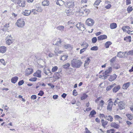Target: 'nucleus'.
I'll return each instance as SVG.
<instances>
[{
	"instance_id": "f257e3e1",
	"label": "nucleus",
	"mask_w": 133,
	"mask_h": 133,
	"mask_svg": "<svg viewBox=\"0 0 133 133\" xmlns=\"http://www.w3.org/2000/svg\"><path fill=\"white\" fill-rule=\"evenodd\" d=\"M82 62L80 59H73L71 61V65L72 67L79 68L81 66Z\"/></svg>"
},
{
	"instance_id": "f03ea898",
	"label": "nucleus",
	"mask_w": 133,
	"mask_h": 133,
	"mask_svg": "<svg viewBox=\"0 0 133 133\" xmlns=\"http://www.w3.org/2000/svg\"><path fill=\"white\" fill-rule=\"evenodd\" d=\"M25 23L23 19H18L16 24L18 27L23 28L25 25Z\"/></svg>"
},
{
	"instance_id": "7ed1b4c3",
	"label": "nucleus",
	"mask_w": 133,
	"mask_h": 133,
	"mask_svg": "<svg viewBox=\"0 0 133 133\" xmlns=\"http://www.w3.org/2000/svg\"><path fill=\"white\" fill-rule=\"evenodd\" d=\"M95 21L92 19L89 18H88L86 21L85 23L89 26H91L94 24Z\"/></svg>"
},
{
	"instance_id": "20e7f679",
	"label": "nucleus",
	"mask_w": 133,
	"mask_h": 133,
	"mask_svg": "<svg viewBox=\"0 0 133 133\" xmlns=\"http://www.w3.org/2000/svg\"><path fill=\"white\" fill-rule=\"evenodd\" d=\"M74 2L73 1H70L65 3V5L66 7L68 8H71L74 6Z\"/></svg>"
},
{
	"instance_id": "39448f33",
	"label": "nucleus",
	"mask_w": 133,
	"mask_h": 133,
	"mask_svg": "<svg viewBox=\"0 0 133 133\" xmlns=\"http://www.w3.org/2000/svg\"><path fill=\"white\" fill-rule=\"evenodd\" d=\"M77 28L79 30L84 31L85 29L84 27V25L81 23H78L76 25Z\"/></svg>"
},
{
	"instance_id": "423d86ee",
	"label": "nucleus",
	"mask_w": 133,
	"mask_h": 133,
	"mask_svg": "<svg viewBox=\"0 0 133 133\" xmlns=\"http://www.w3.org/2000/svg\"><path fill=\"white\" fill-rule=\"evenodd\" d=\"M17 4L20 6L24 7L25 5V0H19Z\"/></svg>"
},
{
	"instance_id": "0eeeda50",
	"label": "nucleus",
	"mask_w": 133,
	"mask_h": 133,
	"mask_svg": "<svg viewBox=\"0 0 133 133\" xmlns=\"http://www.w3.org/2000/svg\"><path fill=\"white\" fill-rule=\"evenodd\" d=\"M8 39L6 40V44L8 45H10L13 42V41L12 40V37H11V35H10L8 37Z\"/></svg>"
},
{
	"instance_id": "6e6552de",
	"label": "nucleus",
	"mask_w": 133,
	"mask_h": 133,
	"mask_svg": "<svg viewBox=\"0 0 133 133\" xmlns=\"http://www.w3.org/2000/svg\"><path fill=\"white\" fill-rule=\"evenodd\" d=\"M125 104L122 101H120L119 102L118 107L120 110H122L124 108Z\"/></svg>"
},
{
	"instance_id": "1a4fd4ad",
	"label": "nucleus",
	"mask_w": 133,
	"mask_h": 133,
	"mask_svg": "<svg viewBox=\"0 0 133 133\" xmlns=\"http://www.w3.org/2000/svg\"><path fill=\"white\" fill-rule=\"evenodd\" d=\"M113 104V102L112 101H110L108 104L107 107V109L108 110L111 111L112 110V108Z\"/></svg>"
},
{
	"instance_id": "9d476101",
	"label": "nucleus",
	"mask_w": 133,
	"mask_h": 133,
	"mask_svg": "<svg viewBox=\"0 0 133 133\" xmlns=\"http://www.w3.org/2000/svg\"><path fill=\"white\" fill-rule=\"evenodd\" d=\"M33 72V70L32 69L28 68L26 69L25 75L26 76H28L31 74Z\"/></svg>"
},
{
	"instance_id": "9b49d317",
	"label": "nucleus",
	"mask_w": 133,
	"mask_h": 133,
	"mask_svg": "<svg viewBox=\"0 0 133 133\" xmlns=\"http://www.w3.org/2000/svg\"><path fill=\"white\" fill-rule=\"evenodd\" d=\"M117 75L115 74H114L112 75H111L108 79V80L111 82H112L115 80L117 78Z\"/></svg>"
},
{
	"instance_id": "f8f14e48",
	"label": "nucleus",
	"mask_w": 133,
	"mask_h": 133,
	"mask_svg": "<svg viewBox=\"0 0 133 133\" xmlns=\"http://www.w3.org/2000/svg\"><path fill=\"white\" fill-rule=\"evenodd\" d=\"M41 71L40 70H37L35 73L34 74V76L40 78L41 77Z\"/></svg>"
},
{
	"instance_id": "ddd939ff",
	"label": "nucleus",
	"mask_w": 133,
	"mask_h": 133,
	"mask_svg": "<svg viewBox=\"0 0 133 133\" xmlns=\"http://www.w3.org/2000/svg\"><path fill=\"white\" fill-rule=\"evenodd\" d=\"M7 50L6 47L4 46H0V52L2 53H4Z\"/></svg>"
},
{
	"instance_id": "4468645a",
	"label": "nucleus",
	"mask_w": 133,
	"mask_h": 133,
	"mask_svg": "<svg viewBox=\"0 0 133 133\" xmlns=\"http://www.w3.org/2000/svg\"><path fill=\"white\" fill-rule=\"evenodd\" d=\"M112 72V68L110 67L105 71L104 74L105 75H108L110 74Z\"/></svg>"
},
{
	"instance_id": "2eb2a0df",
	"label": "nucleus",
	"mask_w": 133,
	"mask_h": 133,
	"mask_svg": "<svg viewBox=\"0 0 133 133\" xmlns=\"http://www.w3.org/2000/svg\"><path fill=\"white\" fill-rule=\"evenodd\" d=\"M31 12V11L29 10H25L22 12V14L25 16H28L30 14Z\"/></svg>"
},
{
	"instance_id": "dca6fc26",
	"label": "nucleus",
	"mask_w": 133,
	"mask_h": 133,
	"mask_svg": "<svg viewBox=\"0 0 133 133\" xmlns=\"http://www.w3.org/2000/svg\"><path fill=\"white\" fill-rule=\"evenodd\" d=\"M97 38L98 40H101L107 39V36L106 35H100L98 36Z\"/></svg>"
},
{
	"instance_id": "f3484780",
	"label": "nucleus",
	"mask_w": 133,
	"mask_h": 133,
	"mask_svg": "<svg viewBox=\"0 0 133 133\" xmlns=\"http://www.w3.org/2000/svg\"><path fill=\"white\" fill-rule=\"evenodd\" d=\"M111 126L116 129H118L119 127V125L115 122H112L110 124Z\"/></svg>"
},
{
	"instance_id": "a211bd4d",
	"label": "nucleus",
	"mask_w": 133,
	"mask_h": 133,
	"mask_svg": "<svg viewBox=\"0 0 133 133\" xmlns=\"http://www.w3.org/2000/svg\"><path fill=\"white\" fill-rule=\"evenodd\" d=\"M125 54L123 52L120 51L118 52L117 56L119 58H122Z\"/></svg>"
},
{
	"instance_id": "6ab92c4d",
	"label": "nucleus",
	"mask_w": 133,
	"mask_h": 133,
	"mask_svg": "<svg viewBox=\"0 0 133 133\" xmlns=\"http://www.w3.org/2000/svg\"><path fill=\"white\" fill-rule=\"evenodd\" d=\"M90 61V60L89 58H88L86 60L84 64V66L85 68H87L88 65H89V63Z\"/></svg>"
},
{
	"instance_id": "aec40b11",
	"label": "nucleus",
	"mask_w": 133,
	"mask_h": 133,
	"mask_svg": "<svg viewBox=\"0 0 133 133\" xmlns=\"http://www.w3.org/2000/svg\"><path fill=\"white\" fill-rule=\"evenodd\" d=\"M110 26L111 29H113L116 28L117 27V25L116 23H113L110 24Z\"/></svg>"
},
{
	"instance_id": "412c9836",
	"label": "nucleus",
	"mask_w": 133,
	"mask_h": 133,
	"mask_svg": "<svg viewBox=\"0 0 133 133\" xmlns=\"http://www.w3.org/2000/svg\"><path fill=\"white\" fill-rule=\"evenodd\" d=\"M105 118L106 120L109 121H110V122H111L113 121V118L110 115H109L108 116H106L105 117Z\"/></svg>"
},
{
	"instance_id": "4be33fe9",
	"label": "nucleus",
	"mask_w": 133,
	"mask_h": 133,
	"mask_svg": "<svg viewBox=\"0 0 133 133\" xmlns=\"http://www.w3.org/2000/svg\"><path fill=\"white\" fill-rule=\"evenodd\" d=\"M18 79V78L17 77L15 76L13 77L11 79V82L13 83H15L16 82Z\"/></svg>"
},
{
	"instance_id": "5701e85b",
	"label": "nucleus",
	"mask_w": 133,
	"mask_h": 133,
	"mask_svg": "<svg viewBox=\"0 0 133 133\" xmlns=\"http://www.w3.org/2000/svg\"><path fill=\"white\" fill-rule=\"evenodd\" d=\"M64 47L66 49H68L70 50H71L72 49V47L71 45L69 44L64 45Z\"/></svg>"
},
{
	"instance_id": "b1692460",
	"label": "nucleus",
	"mask_w": 133,
	"mask_h": 133,
	"mask_svg": "<svg viewBox=\"0 0 133 133\" xmlns=\"http://www.w3.org/2000/svg\"><path fill=\"white\" fill-rule=\"evenodd\" d=\"M130 83L128 82L123 85L122 88L123 89H127L130 85Z\"/></svg>"
},
{
	"instance_id": "393cba45",
	"label": "nucleus",
	"mask_w": 133,
	"mask_h": 133,
	"mask_svg": "<svg viewBox=\"0 0 133 133\" xmlns=\"http://www.w3.org/2000/svg\"><path fill=\"white\" fill-rule=\"evenodd\" d=\"M56 29L62 32L64 31V27L62 25H59L57 27Z\"/></svg>"
},
{
	"instance_id": "a878e982",
	"label": "nucleus",
	"mask_w": 133,
	"mask_h": 133,
	"mask_svg": "<svg viewBox=\"0 0 133 133\" xmlns=\"http://www.w3.org/2000/svg\"><path fill=\"white\" fill-rule=\"evenodd\" d=\"M124 40L126 41L127 42H129L131 41V37L130 36H128L125 37L124 38Z\"/></svg>"
},
{
	"instance_id": "bb28decb",
	"label": "nucleus",
	"mask_w": 133,
	"mask_h": 133,
	"mask_svg": "<svg viewBox=\"0 0 133 133\" xmlns=\"http://www.w3.org/2000/svg\"><path fill=\"white\" fill-rule=\"evenodd\" d=\"M68 57V56L66 55L61 56L60 57V60L63 61H64L66 60L67 59Z\"/></svg>"
},
{
	"instance_id": "cd10ccee",
	"label": "nucleus",
	"mask_w": 133,
	"mask_h": 133,
	"mask_svg": "<svg viewBox=\"0 0 133 133\" xmlns=\"http://www.w3.org/2000/svg\"><path fill=\"white\" fill-rule=\"evenodd\" d=\"M112 43L110 41H108L106 42L105 44V46L106 48H109L110 45H111Z\"/></svg>"
},
{
	"instance_id": "c85d7f7f",
	"label": "nucleus",
	"mask_w": 133,
	"mask_h": 133,
	"mask_svg": "<svg viewBox=\"0 0 133 133\" xmlns=\"http://www.w3.org/2000/svg\"><path fill=\"white\" fill-rule=\"evenodd\" d=\"M120 88V87L119 85L115 87L113 89V92L115 93Z\"/></svg>"
},
{
	"instance_id": "c756f323",
	"label": "nucleus",
	"mask_w": 133,
	"mask_h": 133,
	"mask_svg": "<svg viewBox=\"0 0 133 133\" xmlns=\"http://www.w3.org/2000/svg\"><path fill=\"white\" fill-rule=\"evenodd\" d=\"M101 122L102 123V125L104 127H105L106 125H107L108 123V122L106 121H104L103 119H102Z\"/></svg>"
},
{
	"instance_id": "7c9ffc66",
	"label": "nucleus",
	"mask_w": 133,
	"mask_h": 133,
	"mask_svg": "<svg viewBox=\"0 0 133 133\" xmlns=\"http://www.w3.org/2000/svg\"><path fill=\"white\" fill-rule=\"evenodd\" d=\"M49 2L47 0H44L42 2L43 5L44 6H48L49 4Z\"/></svg>"
},
{
	"instance_id": "2f4dec72",
	"label": "nucleus",
	"mask_w": 133,
	"mask_h": 133,
	"mask_svg": "<svg viewBox=\"0 0 133 133\" xmlns=\"http://www.w3.org/2000/svg\"><path fill=\"white\" fill-rule=\"evenodd\" d=\"M64 2L62 0H57L56 4L57 5H61L62 4L64 3Z\"/></svg>"
},
{
	"instance_id": "473e14b6",
	"label": "nucleus",
	"mask_w": 133,
	"mask_h": 133,
	"mask_svg": "<svg viewBox=\"0 0 133 133\" xmlns=\"http://www.w3.org/2000/svg\"><path fill=\"white\" fill-rule=\"evenodd\" d=\"M116 85V84L114 83L111 85H109V86H108L107 87V88H106V90H107V91H109L113 87H114V86L115 85Z\"/></svg>"
},
{
	"instance_id": "72a5a7b5",
	"label": "nucleus",
	"mask_w": 133,
	"mask_h": 133,
	"mask_svg": "<svg viewBox=\"0 0 133 133\" xmlns=\"http://www.w3.org/2000/svg\"><path fill=\"white\" fill-rule=\"evenodd\" d=\"M62 52L63 51L61 50H59L58 48H55V50L54 51V52L56 54H61Z\"/></svg>"
},
{
	"instance_id": "f704fd0d",
	"label": "nucleus",
	"mask_w": 133,
	"mask_h": 133,
	"mask_svg": "<svg viewBox=\"0 0 133 133\" xmlns=\"http://www.w3.org/2000/svg\"><path fill=\"white\" fill-rule=\"evenodd\" d=\"M65 12L66 13L67 15H70V12H71V10L69 8H67L65 10Z\"/></svg>"
},
{
	"instance_id": "c9c22d12",
	"label": "nucleus",
	"mask_w": 133,
	"mask_h": 133,
	"mask_svg": "<svg viewBox=\"0 0 133 133\" xmlns=\"http://www.w3.org/2000/svg\"><path fill=\"white\" fill-rule=\"evenodd\" d=\"M87 46H84V48L81 49L80 50V54H82L86 50L87 47H88V45L87 44Z\"/></svg>"
},
{
	"instance_id": "e433bc0d",
	"label": "nucleus",
	"mask_w": 133,
	"mask_h": 133,
	"mask_svg": "<svg viewBox=\"0 0 133 133\" xmlns=\"http://www.w3.org/2000/svg\"><path fill=\"white\" fill-rule=\"evenodd\" d=\"M96 114V112L94 110H92L91 111L90 114L89 115V117L91 115L92 116L91 117H92L93 116L95 115Z\"/></svg>"
},
{
	"instance_id": "4c0bfd02",
	"label": "nucleus",
	"mask_w": 133,
	"mask_h": 133,
	"mask_svg": "<svg viewBox=\"0 0 133 133\" xmlns=\"http://www.w3.org/2000/svg\"><path fill=\"white\" fill-rule=\"evenodd\" d=\"M133 9L132 6H129L127 9V10L129 13H130L132 10Z\"/></svg>"
},
{
	"instance_id": "58836bf2",
	"label": "nucleus",
	"mask_w": 133,
	"mask_h": 133,
	"mask_svg": "<svg viewBox=\"0 0 133 133\" xmlns=\"http://www.w3.org/2000/svg\"><path fill=\"white\" fill-rule=\"evenodd\" d=\"M114 118L116 120H118L119 121L121 120L122 118L119 116L118 115H115L114 116Z\"/></svg>"
},
{
	"instance_id": "ea45409f",
	"label": "nucleus",
	"mask_w": 133,
	"mask_h": 133,
	"mask_svg": "<svg viewBox=\"0 0 133 133\" xmlns=\"http://www.w3.org/2000/svg\"><path fill=\"white\" fill-rule=\"evenodd\" d=\"M58 69V67L56 66H55L52 68V72H56Z\"/></svg>"
},
{
	"instance_id": "a19ab883",
	"label": "nucleus",
	"mask_w": 133,
	"mask_h": 133,
	"mask_svg": "<svg viewBox=\"0 0 133 133\" xmlns=\"http://www.w3.org/2000/svg\"><path fill=\"white\" fill-rule=\"evenodd\" d=\"M70 64L68 63L63 66V67L64 69H67L70 66Z\"/></svg>"
},
{
	"instance_id": "79ce46f5",
	"label": "nucleus",
	"mask_w": 133,
	"mask_h": 133,
	"mask_svg": "<svg viewBox=\"0 0 133 133\" xmlns=\"http://www.w3.org/2000/svg\"><path fill=\"white\" fill-rule=\"evenodd\" d=\"M116 59V57L115 56L114 57H113L110 60V62L111 65H112V64L115 61V60Z\"/></svg>"
},
{
	"instance_id": "37998d69",
	"label": "nucleus",
	"mask_w": 133,
	"mask_h": 133,
	"mask_svg": "<svg viewBox=\"0 0 133 133\" xmlns=\"http://www.w3.org/2000/svg\"><path fill=\"white\" fill-rule=\"evenodd\" d=\"M88 96L85 94H84L81 97V99L82 100L85 99Z\"/></svg>"
},
{
	"instance_id": "c03bdc74",
	"label": "nucleus",
	"mask_w": 133,
	"mask_h": 133,
	"mask_svg": "<svg viewBox=\"0 0 133 133\" xmlns=\"http://www.w3.org/2000/svg\"><path fill=\"white\" fill-rule=\"evenodd\" d=\"M101 2V1L100 0H96L94 4L96 5H99Z\"/></svg>"
},
{
	"instance_id": "a18cd8bd",
	"label": "nucleus",
	"mask_w": 133,
	"mask_h": 133,
	"mask_svg": "<svg viewBox=\"0 0 133 133\" xmlns=\"http://www.w3.org/2000/svg\"><path fill=\"white\" fill-rule=\"evenodd\" d=\"M91 50H98V48L97 46H94L91 48Z\"/></svg>"
},
{
	"instance_id": "49530a36",
	"label": "nucleus",
	"mask_w": 133,
	"mask_h": 133,
	"mask_svg": "<svg viewBox=\"0 0 133 133\" xmlns=\"http://www.w3.org/2000/svg\"><path fill=\"white\" fill-rule=\"evenodd\" d=\"M97 39L96 37H94L92 39V42L93 43H94L96 42Z\"/></svg>"
},
{
	"instance_id": "de8ad7c7",
	"label": "nucleus",
	"mask_w": 133,
	"mask_h": 133,
	"mask_svg": "<svg viewBox=\"0 0 133 133\" xmlns=\"http://www.w3.org/2000/svg\"><path fill=\"white\" fill-rule=\"evenodd\" d=\"M87 44H88V46L89 45H88V44L86 42L84 41L83 42V43L82 44H81V45L82 46H83L84 47V46H87Z\"/></svg>"
},
{
	"instance_id": "09e8293b",
	"label": "nucleus",
	"mask_w": 133,
	"mask_h": 133,
	"mask_svg": "<svg viewBox=\"0 0 133 133\" xmlns=\"http://www.w3.org/2000/svg\"><path fill=\"white\" fill-rule=\"evenodd\" d=\"M127 117L130 120H131L133 118V117L130 114L127 115Z\"/></svg>"
},
{
	"instance_id": "8fccbe9b",
	"label": "nucleus",
	"mask_w": 133,
	"mask_h": 133,
	"mask_svg": "<svg viewBox=\"0 0 133 133\" xmlns=\"http://www.w3.org/2000/svg\"><path fill=\"white\" fill-rule=\"evenodd\" d=\"M85 8L84 6H83V7H81L79 8V12L80 13L81 12H83V11L84 10V9H85Z\"/></svg>"
},
{
	"instance_id": "3c124183",
	"label": "nucleus",
	"mask_w": 133,
	"mask_h": 133,
	"mask_svg": "<svg viewBox=\"0 0 133 133\" xmlns=\"http://www.w3.org/2000/svg\"><path fill=\"white\" fill-rule=\"evenodd\" d=\"M90 11L89 9H85L84 14H85V15H87L89 13Z\"/></svg>"
},
{
	"instance_id": "603ef678",
	"label": "nucleus",
	"mask_w": 133,
	"mask_h": 133,
	"mask_svg": "<svg viewBox=\"0 0 133 133\" xmlns=\"http://www.w3.org/2000/svg\"><path fill=\"white\" fill-rule=\"evenodd\" d=\"M24 83V81L23 80H21L19 81L18 83L19 85L20 86L22 85Z\"/></svg>"
},
{
	"instance_id": "864d4df0",
	"label": "nucleus",
	"mask_w": 133,
	"mask_h": 133,
	"mask_svg": "<svg viewBox=\"0 0 133 133\" xmlns=\"http://www.w3.org/2000/svg\"><path fill=\"white\" fill-rule=\"evenodd\" d=\"M36 10L37 11V12H42L43 10L41 7H38L37 8Z\"/></svg>"
},
{
	"instance_id": "5fc2aeb1",
	"label": "nucleus",
	"mask_w": 133,
	"mask_h": 133,
	"mask_svg": "<svg viewBox=\"0 0 133 133\" xmlns=\"http://www.w3.org/2000/svg\"><path fill=\"white\" fill-rule=\"evenodd\" d=\"M44 92L42 90H40L39 93L38 94V95L40 96H42L44 94Z\"/></svg>"
},
{
	"instance_id": "6e6d98bb",
	"label": "nucleus",
	"mask_w": 133,
	"mask_h": 133,
	"mask_svg": "<svg viewBox=\"0 0 133 133\" xmlns=\"http://www.w3.org/2000/svg\"><path fill=\"white\" fill-rule=\"evenodd\" d=\"M127 54L128 55H133V51H132V50H130L127 53Z\"/></svg>"
},
{
	"instance_id": "4d7b16f0",
	"label": "nucleus",
	"mask_w": 133,
	"mask_h": 133,
	"mask_svg": "<svg viewBox=\"0 0 133 133\" xmlns=\"http://www.w3.org/2000/svg\"><path fill=\"white\" fill-rule=\"evenodd\" d=\"M109 75H103L102 76H101L102 77V78L104 79H105L106 78H107V76H109Z\"/></svg>"
},
{
	"instance_id": "13d9d810",
	"label": "nucleus",
	"mask_w": 133,
	"mask_h": 133,
	"mask_svg": "<svg viewBox=\"0 0 133 133\" xmlns=\"http://www.w3.org/2000/svg\"><path fill=\"white\" fill-rule=\"evenodd\" d=\"M37 78L36 77H34L32 78H31L29 79V80L31 81H35L37 80Z\"/></svg>"
},
{
	"instance_id": "bf43d9fd",
	"label": "nucleus",
	"mask_w": 133,
	"mask_h": 133,
	"mask_svg": "<svg viewBox=\"0 0 133 133\" xmlns=\"http://www.w3.org/2000/svg\"><path fill=\"white\" fill-rule=\"evenodd\" d=\"M73 95L75 96L77 95V92H76V90L74 89L73 90Z\"/></svg>"
},
{
	"instance_id": "052dcab7",
	"label": "nucleus",
	"mask_w": 133,
	"mask_h": 133,
	"mask_svg": "<svg viewBox=\"0 0 133 133\" xmlns=\"http://www.w3.org/2000/svg\"><path fill=\"white\" fill-rule=\"evenodd\" d=\"M31 99H35L37 98V96L35 95H32L31 97Z\"/></svg>"
},
{
	"instance_id": "680f3d73",
	"label": "nucleus",
	"mask_w": 133,
	"mask_h": 133,
	"mask_svg": "<svg viewBox=\"0 0 133 133\" xmlns=\"http://www.w3.org/2000/svg\"><path fill=\"white\" fill-rule=\"evenodd\" d=\"M111 7V5L110 4H108L105 6V8L107 9H108Z\"/></svg>"
},
{
	"instance_id": "e2e57ef3",
	"label": "nucleus",
	"mask_w": 133,
	"mask_h": 133,
	"mask_svg": "<svg viewBox=\"0 0 133 133\" xmlns=\"http://www.w3.org/2000/svg\"><path fill=\"white\" fill-rule=\"evenodd\" d=\"M84 133H91L87 128H85V131Z\"/></svg>"
},
{
	"instance_id": "0e129e2a",
	"label": "nucleus",
	"mask_w": 133,
	"mask_h": 133,
	"mask_svg": "<svg viewBox=\"0 0 133 133\" xmlns=\"http://www.w3.org/2000/svg\"><path fill=\"white\" fill-rule=\"evenodd\" d=\"M101 103V105L102 107L104 104V102L103 100H102L100 102Z\"/></svg>"
},
{
	"instance_id": "69168bd1",
	"label": "nucleus",
	"mask_w": 133,
	"mask_h": 133,
	"mask_svg": "<svg viewBox=\"0 0 133 133\" xmlns=\"http://www.w3.org/2000/svg\"><path fill=\"white\" fill-rule=\"evenodd\" d=\"M61 42L60 40H59V41H57V42L56 43L55 45H59L61 43Z\"/></svg>"
},
{
	"instance_id": "338daca9",
	"label": "nucleus",
	"mask_w": 133,
	"mask_h": 133,
	"mask_svg": "<svg viewBox=\"0 0 133 133\" xmlns=\"http://www.w3.org/2000/svg\"><path fill=\"white\" fill-rule=\"evenodd\" d=\"M48 85L49 86H50L52 88H53L54 87V86L51 83H49L48 84Z\"/></svg>"
},
{
	"instance_id": "774afa93",
	"label": "nucleus",
	"mask_w": 133,
	"mask_h": 133,
	"mask_svg": "<svg viewBox=\"0 0 133 133\" xmlns=\"http://www.w3.org/2000/svg\"><path fill=\"white\" fill-rule=\"evenodd\" d=\"M126 3L127 5L131 3L130 0H126Z\"/></svg>"
}]
</instances>
